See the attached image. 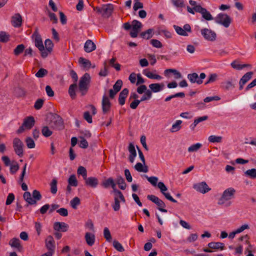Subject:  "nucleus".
<instances>
[{
    "label": "nucleus",
    "mask_w": 256,
    "mask_h": 256,
    "mask_svg": "<svg viewBox=\"0 0 256 256\" xmlns=\"http://www.w3.org/2000/svg\"><path fill=\"white\" fill-rule=\"evenodd\" d=\"M79 138L80 139L79 143L80 147L82 148H86L88 146V142L82 136H80Z\"/></svg>",
    "instance_id": "864d4df0"
},
{
    "label": "nucleus",
    "mask_w": 256,
    "mask_h": 256,
    "mask_svg": "<svg viewBox=\"0 0 256 256\" xmlns=\"http://www.w3.org/2000/svg\"><path fill=\"white\" fill-rule=\"evenodd\" d=\"M111 104L108 96H104L102 100V110L104 114H106L110 111Z\"/></svg>",
    "instance_id": "4468645a"
},
{
    "label": "nucleus",
    "mask_w": 256,
    "mask_h": 256,
    "mask_svg": "<svg viewBox=\"0 0 256 256\" xmlns=\"http://www.w3.org/2000/svg\"><path fill=\"white\" fill-rule=\"evenodd\" d=\"M78 62L82 65V66L84 68H86V70H88L92 66L91 62L88 60L82 57H80L79 58Z\"/></svg>",
    "instance_id": "cd10ccee"
},
{
    "label": "nucleus",
    "mask_w": 256,
    "mask_h": 256,
    "mask_svg": "<svg viewBox=\"0 0 256 256\" xmlns=\"http://www.w3.org/2000/svg\"><path fill=\"white\" fill-rule=\"evenodd\" d=\"M188 78L192 83L196 82L198 84H200L203 82L202 80L199 79L198 74L196 72L188 74Z\"/></svg>",
    "instance_id": "b1692460"
},
{
    "label": "nucleus",
    "mask_w": 256,
    "mask_h": 256,
    "mask_svg": "<svg viewBox=\"0 0 256 256\" xmlns=\"http://www.w3.org/2000/svg\"><path fill=\"white\" fill-rule=\"evenodd\" d=\"M174 28L176 31V33L180 36H188V34L186 32V30H184V29L180 26L174 25Z\"/></svg>",
    "instance_id": "79ce46f5"
},
{
    "label": "nucleus",
    "mask_w": 256,
    "mask_h": 256,
    "mask_svg": "<svg viewBox=\"0 0 256 256\" xmlns=\"http://www.w3.org/2000/svg\"><path fill=\"white\" fill-rule=\"evenodd\" d=\"M42 133L45 137H48L52 134V132L48 126H44L42 129Z\"/></svg>",
    "instance_id": "a18cd8bd"
},
{
    "label": "nucleus",
    "mask_w": 256,
    "mask_h": 256,
    "mask_svg": "<svg viewBox=\"0 0 256 256\" xmlns=\"http://www.w3.org/2000/svg\"><path fill=\"white\" fill-rule=\"evenodd\" d=\"M102 186L104 188H108L110 186H111L113 189V192L114 194V195L116 196H118L120 200L122 202L124 203L126 202V200L122 193V192L116 188V184L114 182V180L112 178H109L107 180H104L102 182Z\"/></svg>",
    "instance_id": "7ed1b4c3"
},
{
    "label": "nucleus",
    "mask_w": 256,
    "mask_h": 256,
    "mask_svg": "<svg viewBox=\"0 0 256 256\" xmlns=\"http://www.w3.org/2000/svg\"><path fill=\"white\" fill-rule=\"evenodd\" d=\"M122 82L120 80H118L114 84L113 86V89L116 91L117 92H118L122 86Z\"/></svg>",
    "instance_id": "e2e57ef3"
},
{
    "label": "nucleus",
    "mask_w": 256,
    "mask_h": 256,
    "mask_svg": "<svg viewBox=\"0 0 256 256\" xmlns=\"http://www.w3.org/2000/svg\"><path fill=\"white\" fill-rule=\"evenodd\" d=\"M201 14L202 15V17L206 20H213V17L212 14L206 8Z\"/></svg>",
    "instance_id": "5fc2aeb1"
},
{
    "label": "nucleus",
    "mask_w": 256,
    "mask_h": 256,
    "mask_svg": "<svg viewBox=\"0 0 256 256\" xmlns=\"http://www.w3.org/2000/svg\"><path fill=\"white\" fill-rule=\"evenodd\" d=\"M231 66L234 68H235L238 70H240L244 68L250 66V65L249 64H238V62L236 60H234L233 62L231 63Z\"/></svg>",
    "instance_id": "c756f323"
},
{
    "label": "nucleus",
    "mask_w": 256,
    "mask_h": 256,
    "mask_svg": "<svg viewBox=\"0 0 256 256\" xmlns=\"http://www.w3.org/2000/svg\"><path fill=\"white\" fill-rule=\"evenodd\" d=\"M215 20L217 24H222L225 28H228L232 22L230 16L226 14L222 13L219 14L216 18Z\"/></svg>",
    "instance_id": "39448f33"
},
{
    "label": "nucleus",
    "mask_w": 256,
    "mask_h": 256,
    "mask_svg": "<svg viewBox=\"0 0 256 256\" xmlns=\"http://www.w3.org/2000/svg\"><path fill=\"white\" fill-rule=\"evenodd\" d=\"M90 77L88 73H86L80 78L78 84V90L82 96L86 95L88 90Z\"/></svg>",
    "instance_id": "f03ea898"
},
{
    "label": "nucleus",
    "mask_w": 256,
    "mask_h": 256,
    "mask_svg": "<svg viewBox=\"0 0 256 256\" xmlns=\"http://www.w3.org/2000/svg\"><path fill=\"white\" fill-rule=\"evenodd\" d=\"M32 196L33 200H36V203L37 202V201L40 200L42 198V196L40 192L36 190H33L32 192Z\"/></svg>",
    "instance_id": "49530a36"
},
{
    "label": "nucleus",
    "mask_w": 256,
    "mask_h": 256,
    "mask_svg": "<svg viewBox=\"0 0 256 256\" xmlns=\"http://www.w3.org/2000/svg\"><path fill=\"white\" fill-rule=\"evenodd\" d=\"M152 29L150 28L145 32H142L140 34V36L143 38L148 40L152 38Z\"/></svg>",
    "instance_id": "72a5a7b5"
},
{
    "label": "nucleus",
    "mask_w": 256,
    "mask_h": 256,
    "mask_svg": "<svg viewBox=\"0 0 256 256\" xmlns=\"http://www.w3.org/2000/svg\"><path fill=\"white\" fill-rule=\"evenodd\" d=\"M96 49V45L90 40L86 41L84 46V50L86 52H90Z\"/></svg>",
    "instance_id": "f3484780"
},
{
    "label": "nucleus",
    "mask_w": 256,
    "mask_h": 256,
    "mask_svg": "<svg viewBox=\"0 0 256 256\" xmlns=\"http://www.w3.org/2000/svg\"><path fill=\"white\" fill-rule=\"evenodd\" d=\"M77 88L76 84L74 83L71 84L68 89V94L72 99H74L76 96L75 90Z\"/></svg>",
    "instance_id": "2f4dec72"
},
{
    "label": "nucleus",
    "mask_w": 256,
    "mask_h": 256,
    "mask_svg": "<svg viewBox=\"0 0 256 256\" xmlns=\"http://www.w3.org/2000/svg\"><path fill=\"white\" fill-rule=\"evenodd\" d=\"M244 174L251 178L254 179L256 178V169L252 168L244 172Z\"/></svg>",
    "instance_id": "c03bdc74"
},
{
    "label": "nucleus",
    "mask_w": 256,
    "mask_h": 256,
    "mask_svg": "<svg viewBox=\"0 0 256 256\" xmlns=\"http://www.w3.org/2000/svg\"><path fill=\"white\" fill-rule=\"evenodd\" d=\"M24 200L28 203V204L30 205L36 204V200H33L32 194L28 192H26L24 194Z\"/></svg>",
    "instance_id": "bb28decb"
},
{
    "label": "nucleus",
    "mask_w": 256,
    "mask_h": 256,
    "mask_svg": "<svg viewBox=\"0 0 256 256\" xmlns=\"http://www.w3.org/2000/svg\"><path fill=\"white\" fill-rule=\"evenodd\" d=\"M9 244L12 248H17L18 251L21 252L22 246L20 244V240L18 238H14L9 242Z\"/></svg>",
    "instance_id": "5701e85b"
},
{
    "label": "nucleus",
    "mask_w": 256,
    "mask_h": 256,
    "mask_svg": "<svg viewBox=\"0 0 256 256\" xmlns=\"http://www.w3.org/2000/svg\"><path fill=\"white\" fill-rule=\"evenodd\" d=\"M104 236L106 240L108 242H111L112 240V236L108 228H104Z\"/></svg>",
    "instance_id": "09e8293b"
},
{
    "label": "nucleus",
    "mask_w": 256,
    "mask_h": 256,
    "mask_svg": "<svg viewBox=\"0 0 256 256\" xmlns=\"http://www.w3.org/2000/svg\"><path fill=\"white\" fill-rule=\"evenodd\" d=\"M222 138L221 136H216L214 135L210 136L208 140L210 142H221L222 141Z\"/></svg>",
    "instance_id": "58836bf2"
},
{
    "label": "nucleus",
    "mask_w": 256,
    "mask_h": 256,
    "mask_svg": "<svg viewBox=\"0 0 256 256\" xmlns=\"http://www.w3.org/2000/svg\"><path fill=\"white\" fill-rule=\"evenodd\" d=\"M118 198H120L119 196L115 195L114 202L112 206L114 211H118L120 209V202Z\"/></svg>",
    "instance_id": "603ef678"
},
{
    "label": "nucleus",
    "mask_w": 256,
    "mask_h": 256,
    "mask_svg": "<svg viewBox=\"0 0 256 256\" xmlns=\"http://www.w3.org/2000/svg\"><path fill=\"white\" fill-rule=\"evenodd\" d=\"M201 34L204 38L208 40L213 42L216 39V32L206 28L202 29Z\"/></svg>",
    "instance_id": "9d476101"
},
{
    "label": "nucleus",
    "mask_w": 256,
    "mask_h": 256,
    "mask_svg": "<svg viewBox=\"0 0 256 256\" xmlns=\"http://www.w3.org/2000/svg\"><path fill=\"white\" fill-rule=\"evenodd\" d=\"M253 74L254 73L252 72H246L242 76L240 80L242 82H244L246 84L249 80L252 78Z\"/></svg>",
    "instance_id": "f704fd0d"
},
{
    "label": "nucleus",
    "mask_w": 256,
    "mask_h": 256,
    "mask_svg": "<svg viewBox=\"0 0 256 256\" xmlns=\"http://www.w3.org/2000/svg\"><path fill=\"white\" fill-rule=\"evenodd\" d=\"M208 246L209 248L214 250H220L225 249L224 244L220 242H211L208 243Z\"/></svg>",
    "instance_id": "412c9836"
},
{
    "label": "nucleus",
    "mask_w": 256,
    "mask_h": 256,
    "mask_svg": "<svg viewBox=\"0 0 256 256\" xmlns=\"http://www.w3.org/2000/svg\"><path fill=\"white\" fill-rule=\"evenodd\" d=\"M12 24L14 27H20L22 25V18L20 14H16L12 17Z\"/></svg>",
    "instance_id": "a211bd4d"
},
{
    "label": "nucleus",
    "mask_w": 256,
    "mask_h": 256,
    "mask_svg": "<svg viewBox=\"0 0 256 256\" xmlns=\"http://www.w3.org/2000/svg\"><path fill=\"white\" fill-rule=\"evenodd\" d=\"M68 184L73 186H78V182L74 174H72L70 176L68 180Z\"/></svg>",
    "instance_id": "4c0bfd02"
},
{
    "label": "nucleus",
    "mask_w": 256,
    "mask_h": 256,
    "mask_svg": "<svg viewBox=\"0 0 256 256\" xmlns=\"http://www.w3.org/2000/svg\"><path fill=\"white\" fill-rule=\"evenodd\" d=\"M84 180L85 181L86 185L92 188H96L98 184V180L96 177H86Z\"/></svg>",
    "instance_id": "2eb2a0df"
},
{
    "label": "nucleus",
    "mask_w": 256,
    "mask_h": 256,
    "mask_svg": "<svg viewBox=\"0 0 256 256\" xmlns=\"http://www.w3.org/2000/svg\"><path fill=\"white\" fill-rule=\"evenodd\" d=\"M114 10L113 5L112 4H104L102 6V15L104 17H109Z\"/></svg>",
    "instance_id": "dca6fc26"
},
{
    "label": "nucleus",
    "mask_w": 256,
    "mask_h": 256,
    "mask_svg": "<svg viewBox=\"0 0 256 256\" xmlns=\"http://www.w3.org/2000/svg\"><path fill=\"white\" fill-rule=\"evenodd\" d=\"M68 225L64 222H56L54 224V228L57 231H62L63 232L68 230Z\"/></svg>",
    "instance_id": "6ab92c4d"
},
{
    "label": "nucleus",
    "mask_w": 256,
    "mask_h": 256,
    "mask_svg": "<svg viewBox=\"0 0 256 256\" xmlns=\"http://www.w3.org/2000/svg\"><path fill=\"white\" fill-rule=\"evenodd\" d=\"M13 147L16 154L20 158L24 156L23 146L24 144L22 140L18 138H14L13 140Z\"/></svg>",
    "instance_id": "0eeeda50"
},
{
    "label": "nucleus",
    "mask_w": 256,
    "mask_h": 256,
    "mask_svg": "<svg viewBox=\"0 0 256 256\" xmlns=\"http://www.w3.org/2000/svg\"><path fill=\"white\" fill-rule=\"evenodd\" d=\"M113 246L118 251L120 252H122L124 250V247L118 241L114 240L113 242Z\"/></svg>",
    "instance_id": "13d9d810"
},
{
    "label": "nucleus",
    "mask_w": 256,
    "mask_h": 256,
    "mask_svg": "<svg viewBox=\"0 0 256 256\" xmlns=\"http://www.w3.org/2000/svg\"><path fill=\"white\" fill-rule=\"evenodd\" d=\"M147 180L154 186H156L158 180V178L156 176L148 177L146 176Z\"/></svg>",
    "instance_id": "69168bd1"
},
{
    "label": "nucleus",
    "mask_w": 256,
    "mask_h": 256,
    "mask_svg": "<svg viewBox=\"0 0 256 256\" xmlns=\"http://www.w3.org/2000/svg\"><path fill=\"white\" fill-rule=\"evenodd\" d=\"M35 120L32 116H28L24 120L23 124L27 129H30L34 126Z\"/></svg>",
    "instance_id": "4be33fe9"
},
{
    "label": "nucleus",
    "mask_w": 256,
    "mask_h": 256,
    "mask_svg": "<svg viewBox=\"0 0 256 256\" xmlns=\"http://www.w3.org/2000/svg\"><path fill=\"white\" fill-rule=\"evenodd\" d=\"M10 36L6 32L0 31V42L6 43L10 40Z\"/></svg>",
    "instance_id": "c85d7f7f"
},
{
    "label": "nucleus",
    "mask_w": 256,
    "mask_h": 256,
    "mask_svg": "<svg viewBox=\"0 0 256 256\" xmlns=\"http://www.w3.org/2000/svg\"><path fill=\"white\" fill-rule=\"evenodd\" d=\"M128 90L125 88L120 93L118 100L120 106H123L125 104V100L128 94Z\"/></svg>",
    "instance_id": "aec40b11"
},
{
    "label": "nucleus",
    "mask_w": 256,
    "mask_h": 256,
    "mask_svg": "<svg viewBox=\"0 0 256 256\" xmlns=\"http://www.w3.org/2000/svg\"><path fill=\"white\" fill-rule=\"evenodd\" d=\"M26 146L29 148H33L35 147V143L34 140L30 137H28L26 140Z\"/></svg>",
    "instance_id": "bf43d9fd"
},
{
    "label": "nucleus",
    "mask_w": 256,
    "mask_h": 256,
    "mask_svg": "<svg viewBox=\"0 0 256 256\" xmlns=\"http://www.w3.org/2000/svg\"><path fill=\"white\" fill-rule=\"evenodd\" d=\"M80 204V199L78 197H75L70 201V206L76 209L77 206Z\"/></svg>",
    "instance_id": "6e6d98bb"
},
{
    "label": "nucleus",
    "mask_w": 256,
    "mask_h": 256,
    "mask_svg": "<svg viewBox=\"0 0 256 256\" xmlns=\"http://www.w3.org/2000/svg\"><path fill=\"white\" fill-rule=\"evenodd\" d=\"M158 187L160 189V192L165 196V198L168 200L173 202H177V201L174 200L169 193L166 192L168 190L166 186L162 182H159L158 184Z\"/></svg>",
    "instance_id": "f8f14e48"
},
{
    "label": "nucleus",
    "mask_w": 256,
    "mask_h": 256,
    "mask_svg": "<svg viewBox=\"0 0 256 256\" xmlns=\"http://www.w3.org/2000/svg\"><path fill=\"white\" fill-rule=\"evenodd\" d=\"M147 198L158 206L159 210L163 212H167V210L164 208L166 206L165 203L158 196L151 194L148 195Z\"/></svg>",
    "instance_id": "423d86ee"
},
{
    "label": "nucleus",
    "mask_w": 256,
    "mask_h": 256,
    "mask_svg": "<svg viewBox=\"0 0 256 256\" xmlns=\"http://www.w3.org/2000/svg\"><path fill=\"white\" fill-rule=\"evenodd\" d=\"M104 68L103 70H100V72L98 74L100 76H106L108 74V66L107 65V64H106V62H104Z\"/></svg>",
    "instance_id": "680f3d73"
},
{
    "label": "nucleus",
    "mask_w": 256,
    "mask_h": 256,
    "mask_svg": "<svg viewBox=\"0 0 256 256\" xmlns=\"http://www.w3.org/2000/svg\"><path fill=\"white\" fill-rule=\"evenodd\" d=\"M44 44L46 50L49 53H50L54 46L52 41L50 39H46L44 42Z\"/></svg>",
    "instance_id": "37998d69"
},
{
    "label": "nucleus",
    "mask_w": 256,
    "mask_h": 256,
    "mask_svg": "<svg viewBox=\"0 0 256 256\" xmlns=\"http://www.w3.org/2000/svg\"><path fill=\"white\" fill-rule=\"evenodd\" d=\"M168 72H172L175 75L176 78H181L182 76L181 74L175 69H166L164 70V74H166Z\"/></svg>",
    "instance_id": "8fccbe9b"
},
{
    "label": "nucleus",
    "mask_w": 256,
    "mask_h": 256,
    "mask_svg": "<svg viewBox=\"0 0 256 256\" xmlns=\"http://www.w3.org/2000/svg\"><path fill=\"white\" fill-rule=\"evenodd\" d=\"M50 116V124L52 128L59 130L64 128V120L60 115L55 113H51Z\"/></svg>",
    "instance_id": "f257e3e1"
},
{
    "label": "nucleus",
    "mask_w": 256,
    "mask_h": 256,
    "mask_svg": "<svg viewBox=\"0 0 256 256\" xmlns=\"http://www.w3.org/2000/svg\"><path fill=\"white\" fill-rule=\"evenodd\" d=\"M25 46L23 44H18L14 50V54L15 56H18L23 52Z\"/></svg>",
    "instance_id": "c9c22d12"
},
{
    "label": "nucleus",
    "mask_w": 256,
    "mask_h": 256,
    "mask_svg": "<svg viewBox=\"0 0 256 256\" xmlns=\"http://www.w3.org/2000/svg\"><path fill=\"white\" fill-rule=\"evenodd\" d=\"M236 190L232 188L226 189L222 193L221 198L219 199L218 204H224L226 202L229 200L234 198Z\"/></svg>",
    "instance_id": "20e7f679"
},
{
    "label": "nucleus",
    "mask_w": 256,
    "mask_h": 256,
    "mask_svg": "<svg viewBox=\"0 0 256 256\" xmlns=\"http://www.w3.org/2000/svg\"><path fill=\"white\" fill-rule=\"evenodd\" d=\"M32 38L34 40L35 46L38 48L39 50L42 51V50H44L42 38L38 32V28H36L33 33Z\"/></svg>",
    "instance_id": "6e6552de"
},
{
    "label": "nucleus",
    "mask_w": 256,
    "mask_h": 256,
    "mask_svg": "<svg viewBox=\"0 0 256 256\" xmlns=\"http://www.w3.org/2000/svg\"><path fill=\"white\" fill-rule=\"evenodd\" d=\"M86 244L89 246H92L95 242V236L94 234L87 232L84 236Z\"/></svg>",
    "instance_id": "393cba45"
},
{
    "label": "nucleus",
    "mask_w": 256,
    "mask_h": 256,
    "mask_svg": "<svg viewBox=\"0 0 256 256\" xmlns=\"http://www.w3.org/2000/svg\"><path fill=\"white\" fill-rule=\"evenodd\" d=\"M142 27V23L137 20H134L132 22V31L130 32V36L132 38H136L138 36V34L140 30V29Z\"/></svg>",
    "instance_id": "1a4fd4ad"
},
{
    "label": "nucleus",
    "mask_w": 256,
    "mask_h": 256,
    "mask_svg": "<svg viewBox=\"0 0 256 256\" xmlns=\"http://www.w3.org/2000/svg\"><path fill=\"white\" fill-rule=\"evenodd\" d=\"M57 184L58 181L56 178H54L52 180V182L50 184V190L52 194H56L57 192Z\"/></svg>",
    "instance_id": "473e14b6"
},
{
    "label": "nucleus",
    "mask_w": 256,
    "mask_h": 256,
    "mask_svg": "<svg viewBox=\"0 0 256 256\" xmlns=\"http://www.w3.org/2000/svg\"><path fill=\"white\" fill-rule=\"evenodd\" d=\"M218 78V75L216 74H210L208 81L205 83L206 84L215 82Z\"/></svg>",
    "instance_id": "338daca9"
},
{
    "label": "nucleus",
    "mask_w": 256,
    "mask_h": 256,
    "mask_svg": "<svg viewBox=\"0 0 256 256\" xmlns=\"http://www.w3.org/2000/svg\"><path fill=\"white\" fill-rule=\"evenodd\" d=\"M56 212L62 216H66L68 215V212L66 208H60L56 210Z\"/></svg>",
    "instance_id": "774afa93"
},
{
    "label": "nucleus",
    "mask_w": 256,
    "mask_h": 256,
    "mask_svg": "<svg viewBox=\"0 0 256 256\" xmlns=\"http://www.w3.org/2000/svg\"><path fill=\"white\" fill-rule=\"evenodd\" d=\"M150 44L152 45L153 46L156 48H161L162 46V44L161 42L156 39H152L150 40Z\"/></svg>",
    "instance_id": "0e129e2a"
},
{
    "label": "nucleus",
    "mask_w": 256,
    "mask_h": 256,
    "mask_svg": "<svg viewBox=\"0 0 256 256\" xmlns=\"http://www.w3.org/2000/svg\"><path fill=\"white\" fill-rule=\"evenodd\" d=\"M222 87L224 90H228L230 88H234V84H232V81H227L222 84Z\"/></svg>",
    "instance_id": "ea45409f"
},
{
    "label": "nucleus",
    "mask_w": 256,
    "mask_h": 256,
    "mask_svg": "<svg viewBox=\"0 0 256 256\" xmlns=\"http://www.w3.org/2000/svg\"><path fill=\"white\" fill-rule=\"evenodd\" d=\"M77 173L78 175H81L83 179L84 180L87 177V171L86 168L82 166H80L78 168Z\"/></svg>",
    "instance_id": "e433bc0d"
},
{
    "label": "nucleus",
    "mask_w": 256,
    "mask_h": 256,
    "mask_svg": "<svg viewBox=\"0 0 256 256\" xmlns=\"http://www.w3.org/2000/svg\"><path fill=\"white\" fill-rule=\"evenodd\" d=\"M152 96V92L150 90H146L144 94L142 96L140 100V102L145 100H150Z\"/></svg>",
    "instance_id": "de8ad7c7"
},
{
    "label": "nucleus",
    "mask_w": 256,
    "mask_h": 256,
    "mask_svg": "<svg viewBox=\"0 0 256 256\" xmlns=\"http://www.w3.org/2000/svg\"><path fill=\"white\" fill-rule=\"evenodd\" d=\"M116 184L118 185L119 188L122 190H125L126 188V184L122 176H119L117 178Z\"/></svg>",
    "instance_id": "7c9ffc66"
},
{
    "label": "nucleus",
    "mask_w": 256,
    "mask_h": 256,
    "mask_svg": "<svg viewBox=\"0 0 256 256\" xmlns=\"http://www.w3.org/2000/svg\"><path fill=\"white\" fill-rule=\"evenodd\" d=\"M202 146V144L200 143H197L194 144L192 145L188 148V151L189 152H196L198 149H200Z\"/></svg>",
    "instance_id": "4d7b16f0"
},
{
    "label": "nucleus",
    "mask_w": 256,
    "mask_h": 256,
    "mask_svg": "<svg viewBox=\"0 0 256 256\" xmlns=\"http://www.w3.org/2000/svg\"><path fill=\"white\" fill-rule=\"evenodd\" d=\"M46 245L49 252H54L55 242L51 236H48L46 240Z\"/></svg>",
    "instance_id": "ddd939ff"
},
{
    "label": "nucleus",
    "mask_w": 256,
    "mask_h": 256,
    "mask_svg": "<svg viewBox=\"0 0 256 256\" xmlns=\"http://www.w3.org/2000/svg\"><path fill=\"white\" fill-rule=\"evenodd\" d=\"M164 85L163 83L161 84H152L149 85V88L150 91L154 92H160L163 89Z\"/></svg>",
    "instance_id": "a878e982"
},
{
    "label": "nucleus",
    "mask_w": 256,
    "mask_h": 256,
    "mask_svg": "<svg viewBox=\"0 0 256 256\" xmlns=\"http://www.w3.org/2000/svg\"><path fill=\"white\" fill-rule=\"evenodd\" d=\"M44 103V100L42 98L38 99L34 103V108L36 110L40 109Z\"/></svg>",
    "instance_id": "052dcab7"
},
{
    "label": "nucleus",
    "mask_w": 256,
    "mask_h": 256,
    "mask_svg": "<svg viewBox=\"0 0 256 256\" xmlns=\"http://www.w3.org/2000/svg\"><path fill=\"white\" fill-rule=\"evenodd\" d=\"M193 188L197 192L203 194L208 192L211 190V188L208 187V184L204 182L194 184Z\"/></svg>",
    "instance_id": "9b49d317"
},
{
    "label": "nucleus",
    "mask_w": 256,
    "mask_h": 256,
    "mask_svg": "<svg viewBox=\"0 0 256 256\" xmlns=\"http://www.w3.org/2000/svg\"><path fill=\"white\" fill-rule=\"evenodd\" d=\"M48 74V71L44 68H40L38 72L36 74V76L37 78H41L46 76Z\"/></svg>",
    "instance_id": "3c124183"
},
{
    "label": "nucleus",
    "mask_w": 256,
    "mask_h": 256,
    "mask_svg": "<svg viewBox=\"0 0 256 256\" xmlns=\"http://www.w3.org/2000/svg\"><path fill=\"white\" fill-rule=\"evenodd\" d=\"M182 123V120H176V122L172 126V128L170 130L171 132H174L179 130L181 128L180 124Z\"/></svg>",
    "instance_id": "a19ab883"
}]
</instances>
